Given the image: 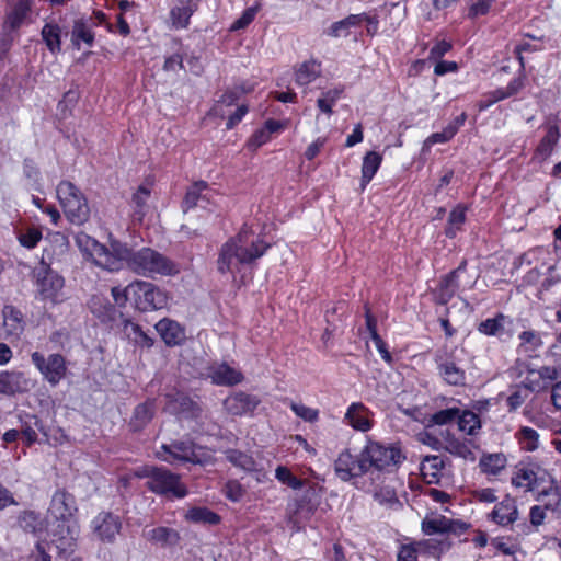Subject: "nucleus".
I'll return each mask as SVG.
<instances>
[{
  "label": "nucleus",
  "instance_id": "79ce46f5",
  "mask_svg": "<svg viewBox=\"0 0 561 561\" xmlns=\"http://www.w3.org/2000/svg\"><path fill=\"white\" fill-rule=\"evenodd\" d=\"M225 456L229 462L244 471H252L255 469V461L245 453L237 449H228L225 451Z\"/></svg>",
  "mask_w": 561,
  "mask_h": 561
},
{
  "label": "nucleus",
  "instance_id": "603ef678",
  "mask_svg": "<svg viewBox=\"0 0 561 561\" xmlns=\"http://www.w3.org/2000/svg\"><path fill=\"white\" fill-rule=\"evenodd\" d=\"M422 529L426 535L447 533L450 530V522L442 516L425 519L422 523Z\"/></svg>",
  "mask_w": 561,
  "mask_h": 561
},
{
  "label": "nucleus",
  "instance_id": "f03ea898",
  "mask_svg": "<svg viewBox=\"0 0 561 561\" xmlns=\"http://www.w3.org/2000/svg\"><path fill=\"white\" fill-rule=\"evenodd\" d=\"M270 244L262 239H250L249 231L242 229L236 237L228 239L220 248L217 268L221 274H237L244 265H251L263 256Z\"/></svg>",
  "mask_w": 561,
  "mask_h": 561
},
{
  "label": "nucleus",
  "instance_id": "f3484780",
  "mask_svg": "<svg viewBox=\"0 0 561 561\" xmlns=\"http://www.w3.org/2000/svg\"><path fill=\"white\" fill-rule=\"evenodd\" d=\"M2 317L5 339H20L25 328V321L22 312L13 306H4L2 309Z\"/></svg>",
  "mask_w": 561,
  "mask_h": 561
},
{
  "label": "nucleus",
  "instance_id": "4d7b16f0",
  "mask_svg": "<svg viewBox=\"0 0 561 561\" xmlns=\"http://www.w3.org/2000/svg\"><path fill=\"white\" fill-rule=\"evenodd\" d=\"M259 4L250 7L243 11L241 16L237 19L232 25V31L243 30L255 18L257 11H259Z\"/></svg>",
  "mask_w": 561,
  "mask_h": 561
},
{
  "label": "nucleus",
  "instance_id": "cd10ccee",
  "mask_svg": "<svg viewBox=\"0 0 561 561\" xmlns=\"http://www.w3.org/2000/svg\"><path fill=\"white\" fill-rule=\"evenodd\" d=\"M445 467V461L440 456L430 455L425 456L421 462V472L424 478L428 479V483H437L440 477V471Z\"/></svg>",
  "mask_w": 561,
  "mask_h": 561
},
{
  "label": "nucleus",
  "instance_id": "c03bdc74",
  "mask_svg": "<svg viewBox=\"0 0 561 561\" xmlns=\"http://www.w3.org/2000/svg\"><path fill=\"white\" fill-rule=\"evenodd\" d=\"M127 336L135 342V344L149 348L153 345V339L150 337L142 329L133 322H127L125 325Z\"/></svg>",
  "mask_w": 561,
  "mask_h": 561
},
{
  "label": "nucleus",
  "instance_id": "c756f323",
  "mask_svg": "<svg viewBox=\"0 0 561 561\" xmlns=\"http://www.w3.org/2000/svg\"><path fill=\"white\" fill-rule=\"evenodd\" d=\"M506 457L502 453L483 454L479 467L483 473L496 476L506 467Z\"/></svg>",
  "mask_w": 561,
  "mask_h": 561
},
{
  "label": "nucleus",
  "instance_id": "2eb2a0df",
  "mask_svg": "<svg viewBox=\"0 0 561 561\" xmlns=\"http://www.w3.org/2000/svg\"><path fill=\"white\" fill-rule=\"evenodd\" d=\"M207 376L217 386H234L243 380L242 373L227 363L211 365L208 367Z\"/></svg>",
  "mask_w": 561,
  "mask_h": 561
},
{
  "label": "nucleus",
  "instance_id": "69168bd1",
  "mask_svg": "<svg viewBox=\"0 0 561 561\" xmlns=\"http://www.w3.org/2000/svg\"><path fill=\"white\" fill-rule=\"evenodd\" d=\"M324 34L329 37L339 38L346 37L350 34L343 20L332 23L325 31Z\"/></svg>",
  "mask_w": 561,
  "mask_h": 561
},
{
  "label": "nucleus",
  "instance_id": "6e6552de",
  "mask_svg": "<svg viewBox=\"0 0 561 561\" xmlns=\"http://www.w3.org/2000/svg\"><path fill=\"white\" fill-rule=\"evenodd\" d=\"M31 359L50 386H57L66 377L68 368L62 355L55 353L45 357L42 353L34 352Z\"/></svg>",
  "mask_w": 561,
  "mask_h": 561
},
{
  "label": "nucleus",
  "instance_id": "774afa93",
  "mask_svg": "<svg viewBox=\"0 0 561 561\" xmlns=\"http://www.w3.org/2000/svg\"><path fill=\"white\" fill-rule=\"evenodd\" d=\"M270 139L271 135L268 134V130L262 127L252 135L249 140V147L252 149H257L259 147L266 144Z\"/></svg>",
  "mask_w": 561,
  "mask_h": 561
},
{
  "label": "nucleus",
  "instance_id": "a19ab883",
  "mask_svg": "<svg viewBox=\"0 0 561 561\" xmlns=\"http://www.w3.org/2000/svg\"><path fill=\"white\" fill-rule=\"evenodd\" d=\"M60 35L61 30L59 25L53 23H47L44 25L42 30V37L51 53L60 51Z\"/></svg>",
  "mask_w": 561,
  "mask_h": 561
},
{
  "label": "nucleus",
  "instance_id": "3c124183",
  "mask_svg": "<svg viewBox=\"0 0 561 561\" xmlns=\"http://www.w3.org/2000/svg\"><path fill=\"white\" fill-rule=\"evenodd\" d=\"M193 14V9L190 5H182L173 8L170 12L172 25L175 28H185L190 23V18Z\"/></svg>",
  "mask_w": 561,
  "mask_h": 561
},
{
  "label": "nucleus",
  "instance_id": "a211bd4d",
  "mask_svg": "<svg viewBox=\"0 0 561 561\" xmlns=\"http://www.w3.org/2000/svg\"><path fill=\"white\" fill-rule=\"evenodd\" d=\"M30 387L31 382L22 371L0 373V394L14 396L27 391Z\"/></svg>",
  "mask_w": 561,
  "mask_h": 561
},
{
  "label": "nucleus",
  "instance_id": "09e8293b",
  "mask_svg": "<svg viewBox=\"0 0 561 561\" xmlns=\"http://www.w3.org/2000/svg\"><path fill=\"white\" fill-rule=\"evenodd\" d=\"M512 483L519 488L525 486L528 490H534L537 486L536 472L530 468H520L512 478Z\"/></svg>",
  "mask_w": 561,
  "mask_h": 561
},
{
  "label": "nucleus",
  "instance_id": "7c9ffc66",
  "mask_svg": "<svg viewBox=\"0 0 561 561\" xmlns=\"http://www.w3.org/2000/svg\"><path fill=\"white\" fill-rule=\"evenodd\" d=\"M382 162V156L376 151L367 152L362 164V187L364 188L374 178Z\"/></svg>",
  "mask_w": 561,
  "mask_h": 561
},
{
  "label": "nucleus",
  "instance_id": "f704fd0d",
  "mask_svg": "<svg viewBox=\"0 0 561 561\" xmlns=\"http://www.w3.org/2000/svg\"><path fill=\"white\" fill-rule=\"evenodd\" d=\"M153 403L152 402H145L141 404H138L135 410L133 417L130 420V426L134 431H139L144 426H146L153 416Z\"/></svg>",
  "mask_w": 561,
  "mask_h": 561
},
{
  "label": "nucleus",
  "instance_id": "f8f14e48",
  "mask_svg": "<svg viewBox=\"0 0 561 561\" xmlns=\"http://www.w3.org/2000/svg\"><path fill=\"white\" fill-rule=\"evenodd\" d=\"M91 527L100 540L113 542L122 529V520L111 512H101L93 518Z\"/></svg>",
  "mask_w": 561,
  "mask_h": 561
},
{
  "label": "nucleus",
  "instance_id": "423d86ee",
  "mask_svg": "<svg viewBox=\"0 0 561 561\" xmlns=\"http://www.w3.org/2000/svg\"><path fill=\"white\" fill-rule=\"evenodd\" d=\"M36 297L46 304L57 305L64 299V285L65 280L51 267H35L34 268Z\"/></svg>",
  "mask_w": 561,
  "mask_h": 561
},
{
  "label": "nucleus",
  "instance_id": "5fc2aeb1",
  "mask_svg": "<svg viewBox=\"0 0 561 561\" xmlns=\"http://www.w3.org/2000/svg\"><path fill=\"white\" fill-rule=\"evenodd\" d=\"M529 392L524 387H520L519 385L512 388L510 396L506 399V403L508 407V410L511 412L516 411L518 408L523 405V403L527 400L529 397Z\"/></svg>",
  "mask_w": 561,
  "mask_h": 561
},
{
  "label": "nucleus",
  "instance_id": "37998d69",
  "mask_svg": "<svg viewBox=\"0 0 561 561\" xmlns=\"http://www.w3.org/2000/svg\"><path fill=\"white\" fill-rule=\"evenodd\" d=\"M459 411H460V408H458L456 405L448 407L446 409H442V410L433 413L430 416L428 421L431 424H434V425H439V426L448 425L454 422H457L458 416H459Z\"/></svg>",
  "mask_w": 561,
  "mask_h": 561
},
{
  "label": "nucleus",
  "instance_id": "4be33fe9",
  "mask_svg": "<svg viewBox=\"0 0 561 561\" xmlns=\"http://www.w3.org/2000/svg\"><path fill=\"white\" fill-rule=\"evenodd\" d=\"M345 420L357 431L366 432L371 427L368 419V410L360 402H354L348 407L345 413Z\"/></svg>",
  "mask_w": 561,
  "mask_h": 561
},
{
  "label": "nucleus",
  "instance_id": "864d4df0",
  "mask_svg": "<svg viewBox=\"0 0 561 561\" xmlns=\"http://www.w3.org/2000/svg\"><path fill=\"white\" fill-rule=\"evenodd\" d=\"M275 477L279 482H282L283 484H286L287 486L291 488L293 490L301 489L305 484L304 480L295 477L291 473V471L287 467H284V466H278L276 468Z\"/></svg>",
  "mask_w": 561,
  "mask_h": 561
},
{
  "label": "nucleus",
  "instance_id": "473e14b6",
  "mask_svg": "<svg viewBox=\"0 0 561 561\" xmlns=\"http://www.w3.org/2000/svg\"><path fill=\"white\" fill-rule=\"evenodd\" d=\"M466 263L463 262L458 266V268L454 270L449 274H447L444 279L440 282V294L439 299L440 304H447L448 300L454 296L456 289L458 288L457 276L459 272L465 268Z\"/></svg>",
  "mask_w": 561,
  "mask_h": 561
},
{
  "label": "nucleus",
  "instance_id": "c85d7f7f",
  "mask_svg": "<svg viewBox=\"0 0 561 561\" xmlns=\"http://www.w3.org/2000/svg\"><path fill=\"white\" fill-rule=\"evenodd\" d=\"M457 425L460 432L469 436H476L481 430V420L474 412L460 409Z\"/></svg>",
  "mask_w": 561,
  "mask_h": 561
},
{
  "label": "nucleus",
  "instance_id": "a878e982",
  "mask_svg": "<svg viewBox=\"0 0 561 561\" xmlns=\"http://www.w3.org/2000/svg\"><path fill=\"white\" fill-rule=\"evenodd\" d=\"M439 376L450 386H463L466 373L451 360H445L438 365Z\"/></svg>",
  "mask_w": 561,
  "mask_h": 561
},
{
  "label": "nucleus",
  "instance_id": "9b49d317",
  "mask_svg": "<svg viewBox=\"0 0 561 561\" xmlns=\"http://www.w3.org/2000/svg\"><path fill=\"white\" fill-rule=\"evenodd\" d=\"M336 476L342 481L362 477L368 472V465L364 460L363 453L359 456L352 455L348 450L342 451L334 463Z\"/></svg>",
  "mask_w": 561,
  "mask_h": 561
},
{
  "label": "nucleus",
  "instance_id": "0eeeda50",
  "mask_svg": "<svg viewBox=\"0 0 561 561\" xmlns=\"http://www.w3.org/2000/svg\"><path fill=\"white\" fill-rule=\"evenodd\" d=\"M148 478L147 486L157 494L173 495L182 499L186 495L185 486L180 482V477L164 468H146L142 473Z\"/></svg>",
  "mask_w": 561,
  "mask_h": 561
},
{
  "label": "nucleus",
  "instance_id": "e2e57ef3",
  "mask_svg": "<svg viewBox=\"0 0 561 561\" xmlns=\"http://www.w3.org/2000/svg\"><path fill=\"white\" fill-rule=\"evenodd\" d=\"M417 440L423 445L428 446L433 450L439 451L443 449V440L428 431H422L417 434Z\"/></svg>",
  "mask_w": 561,
  "mask_h": 561
},
{
  "label": "nucleus",
  "instance_id": "e433bc0d",
  "mask_svg": "<svg viewBox=\"0 0 561 561\" xmlns=\"http://www.w3.org/2000/svg\"><path fill=\"white\" fill-rule=\"evenodd\" d=\"M185 519L196 524L216 525L220 517L207 507H192L185 513Z\"/></svg>",
  "mask_w": 561,
  "mask_h": 561
},
{
  "label": "nucleus",
  "instance_id": "a18cd8bd",
  "mask_svg": "<svg viewBox=\"0 0 561 561\" xmlns=\"http://www.w3.org/2000/svg\"><path fill=\"white\" fill-rule=\"evenodd\" d=\"M465 220L466 208L461 206H457L456 208H454L448 216V224L445 229L446 236L448 238H455Z\"/></svg>",
  "mask_w": 561,
  "mask_h": 561
},
{
  "label": "nucleus",
  "instance_id": "72a5a7b5",
  "mask_svg": "<svg viewBox=\"0 0 561 561\" xmlns=\"http://www.w3.org/2000/svg\"><path fill=\"white\" fill-rule=\"evenodd\" d=\"M321 73L320 64L314 60L302 62L296 71V82L307 85L314 81Z\"/></svg>",
  "mask_w": 561,
  "mask_h": 561
},
{
  "label": "nucleus",
  "instance_id": "13d9d810",
  "mask_svg": "<svg viewBox=\"0 0 561 561\" xmlns=\"http://www.w3.org/2000/svg\"><path fill=\"white\" fill-rule=\"evenodd\" d=\"M42 239V232L36 228L27 229L25 232L19 236L20 243L27 248L33 249Z\"/></svg>",
  "mask_w": 561,
  "mask_h": 561
},
{
  "label": "nucleus",
  "instance_id": "ea45409f",
  "mask_svg": "<svg viewBox=\"0 0 561 561\" xmlns=\"http://www.w3.org/2000/svg\"><path fill=\"white\" fill-rule=\"evenodd\" d=\"M31 11V0H18L8 14L7 23L11 28H18Z\"/></svg>",
  "mask_w": 561,
  "mask_h": 561
},
{
  "label": "nucleus",
  "instance_id": "6e6d98bb",
  "mask_svg": "<svg viewBox=\"0 0 561 561\" xmlns=\"http://www.w3.org/2000/svg\"><path fill=\"white\" fill-rule=\"evenodd\" d=\"M290 409L298 417L302 419L306 422H314L319 417L318 410L309 408L302 403L291 402Z\"/></svg>",
  "mask_w": 561,
  "mask_h": 561
},
{
  "label": "nucleus",
  "instance_id": "b1692460",
  "mask_svg": "<svg viewBox=\"0 0 561 561\" xmlns=\"http://www.w3.org/2000/svg\"><path fill=\"white\" fill-rule=\"evenodd\" d=\"M150 195L151 191L146 185H140L133 194L129 205L133 210L131 216L135 220L141 221L144 216L147 214Z\"/></svg>",
  "mask_w": 561,
  "mask_h": 561
},
{
  "label": "nucleus",
  "instance_id": "20e7f679",
  "mask_svg": "<svg viewBox=\"0 0 561 561\" xmlns=\"http://www.w3.org/2000/svg\"><path fill=\"white\" fill-rule=\"evenodd\" d=\"M126 294L130 297V302L140 311H151L165 307L168 302L167 294L157 285L135 280L126 286Z\"/></svg>",
  "mask_w": 561,
  "mask_h": 561
},
{
  "label": "nucleus",
  "instance_id": "ddd939ff",
  "mask_svg": "<svg viewBox=\"0 0 561 561\" xmlns=\"http://www.w3.org/2000/svg\"><path fill=\"white\" fill-rule=\"evenodd\" d=\"M261 403V400L254 396L243 391L234 392L224 400L225 411L233 416L251 414Z\"/></svg>",
  "mask_w": 561,
  "mask_h": 561
},
{
  "label": "nucleus",
  "instance_id": "8fccbe9b",
  "mask_svg": "<svg viewBox=\"0 0 561 561\" xmlns=\"http://www.w3.org/2000/svg\"><path fill=\"white\" fill-rule=\"evenodd\" d=\"M342 92L343 89L341 88H334L323 92L317 101L319 110L325 114H332V107L340 99Z\"/></svg>",
  "mask_w": 561,
  "mask_h": 561
},
{
  "label": "nucleus",
  "instance_id": "2f4dec72",
  "mask_svg": "<svg viewBox=\"0 0 561 561\" xmlns=\"http://www.w3.org/2000/svg\"><path fill=\"white\" fill-rule=\"evenodd\" d=\"M516 367H524L526 377L519 385L520 387H524L528 390V392H539L540 390L545 389L547 386L541 383V380L539 379V376L536 373V369L531 367L529 363L523 359H517Z\"/></svg>",
  "mask_w": 561,
  "mask_h": 561
},
{
  "label": "nucleus",
  "instance_id": "680f3d73",
  "mask_svg": "<svg viewBox=\"0 0 561 561\" xmlns=\"http://www.w3.org/2000/svg\"><path fill=\"white\" fill-rule=\"evenodd\" d=\"M495 0H477L468 9V18L477 19L478 16L485 15L489 13L491 4Z\"/></svg>",
  "mask_w": 561,
  "mask_h": 561
},
{
  "label": "nucleus",
  "instance_id": "393cba45",
  "mask_svg": "<svg viewBox=\"0 0 561 561\" xmlns=\"http://www.w3.org/2000/svg\"><path fill=\"white\" fill-rule=\"evenodd\" d=\"M210 188L208 184L204 181H198L193 183L185 194L183 201V209L184 211L188 210L198 205L201 201H209Z\"/></svg>",
  "mask_w": 561,
  "mask_h": 561
},
{
  "label": "nucleus",
  "instance_id": "bb28decb",
  "mask_svg": "<svg viewBox=\"0 0 561 561\" xmlns=\"http://www.w3.org/2000/svg\"><path fill=\"white\" fill-rule=\"evenodd\" d=\"M142 536L157 545H173L179 539V534L176 530L169 527H156V528H145Z\"/></svg>",
  "mask_w": 561,
  "mask_h": 561
},
{
  "label": "nucleus",
  "instance_id": "5701e85b",
  "mask_svg": "<svg viewBox=\"0 0 561 561\" xmlns=\"http://www.w3.org/2000/svg\"><path fill=\"white\" fill-rule=\"evenodd\" d=\"M443 449L453 456L465 460L474 461L476 455L465 440L459 439L455 435L447 432L443 442Z\"/></svg>",
  "mask_w": 561,
  "mask_h": 561
},
{
  "label": "nucleus",
  "instance_id": "49530a36",
  "mask_svg": "<svg viewBox=\"0 0 561 561\" xmlns=\"http://www.w3.org/2000/svg\"><path fill=\"white\" fill-rule=\"evenodd\" d=\"M504 320H505V316L502 313H499L495 318H489V319L482 321L479 324L478 330L480 333H483L485 335L497 336L504 330V325H503Z\"/></svg>",
  "mask_w": 561,
  "mask_h": 561
},
{
  "label": "nucleus",
  "instance_id": "58836bf2",
  "mask_svg": "<svg viewBox=\"0 0 561 561\" xmlns=\"http://www.w3.org/2000/svg\"><path fill=\"white\" fill-rule=\"evenodd\" d=\"M536 500L542 502L546 510L556 512L561 503V494L558 486L551 481L547 489L538 493Z\"/></svg>",
  "mask_w": 561,
  "mask_h": 561
},
{
  "label": "nucleus",
  "instance_id": "de8ad7c7",
  "mask_svg": "<svg viewBox=\"0 0 561 561\" xmlns=\"http://www.w3.org/2000/svg\"><path fill=\"white\" fill-rule=\"evenodd\" d=\"M71 41L75 46L79 48L80 42L85 43L88 46H92L94 41V34L83 22H76L72 30Z\"/></svg>",
  "mask_w": 561,
  "mask_h": 561
},
{
  "label": "nucleus",
  "instance_id": "6ab92c4d",
  "mask_svg": "<svg viewBox=\"0 0 561 561\" xmlns=\"http://www.w3.org/2000/svg\"><path fill=\"white\" fill-rule=\"evenodd\" d=\"M490 518L502 527H507L518 518V508L513 497L506 496L490 513Z\"/></svg>",
  "mask_w": 561,
  "mask_h": 561
},
{
  "label": "nucleus",
  "instance_id": "f257e3e1",
  "mask_svg": "<svg viewBox=\"0 0 561 561\" xmlns=\"http://www.w3.org/2000/svg\"><path fill=\"white\" fill-rule=\"evenodd\" d=\"M75 239L87 260L110 272L121 270L124 262L135 274L149 278L173 276L180 272L175 262L151 248L130 251L119 242L107 248L84 232L77 233Z\"/></svg>",
  "mask_w": 561,
  "mask_h": 561
},
{
  "label": "nucleus",
  "instance_id": "412c9836",
  "mask_svg": "<svg viewBox=\"0 0 561 561\" xmlns=\"http://www.w3.org/2000/svg\"><path fill=\"white\" fill-rule=\"evenodd\" d=\"M518 353L528 357H537L538 351L543 346L542 333L535 330H526L518 335Z\"/></svg>",
  "mask_w": 561,
  "mask_h": 561
},
{
  "label": "nucleus",
  "instance_id": "052dcab7",
  "mask_svg": "<svg viewBox=\"0 0 561 561\" xmlns=\"http://www.w3.org/2000/svg\"><path fill=\"white\" fill-rule=\"evenodd\" d=\"M455 136V129L451 127H445L443 131L434 133L426 138L424 141L425 147H431L435 144H445Z\"/></svg>",
  "mask_w": 561,
  "mask_h": 561
},
{
  "label": "nucleus",
  "instance_id": "338daca9",
  "mask_svg": "<svg viewBox=\"0 0 561 561\" xmlns=\"http://www.w3.org/2000/svg\"><path fill=\"white\" fill-rule=\"evenodd\" d=\"M225 494L229 500H231L233 502H238L242 499V496L244 494V490L239 482L229 481L225 485Z\"/></svg>",
  "mask_w": 561,
  "mask_h": 561
},
{
  "label": "nucleus",
  "instance_id": "bf43d9fd",
  "mask_svg": "<svg viewBox=\"0 0 561 561\" xmlns=\"http://www.w3.org/2000/svg\"><path fill=\"white\" fill-rule=\"evenodd\" d=\"M90 308L103 321L113 318L114 308L107 301H91Z\"/></svg>",
  "mask_w": 561,
  "mask_h": 561
},
{
  "label": "nucleus",
  "instance_id": "0e129e2a",
  "mask_svg": "<svg viewBox=\"0 0 561 561\" xmlns=\"http://www.w3.org/2000/svg\"><path fill=\"white\" fill-rule=\"evenodd\" d=\"M541 383L545 381H554L561 376V367L554 366H542L536 369Z\"/></svg>",
  "mask_w": 561,
  "mask_h": 561
},
{
  "label": "nucleus",
  "instance_id": "1a4fd4ad",
  "mask_svg": "<svg viewBox=\"0 0 561 561\" xmlns=\"http://www.w3.org/2000/svg\"><path fill=\"white\" fill-rule=\"evenodd\" d=\"M319 504L318 490L314 486H309L300 500L295 501L287 506L288 520L296 528H300V524L309 519L314 513Z\"/></svg>",
  "mask_w": 561,
  "mask_h": 561
},
{
  "label": "nucleus",
  "instance_id": "4c0bfd02",
  "mask_svg": "<svg viewBox=\"0 0 561 561\" xmlns=\"http://www.w3.org/2000/svg\"><path fill=\"white\" fill-rule=\"evenodd\" d=\"M515 437L522 449L526 451H535L539 447V433L529 426L520 427L516 432Z\"/></svg>",
  "mask_w": 561,
  "mask_h": 561
},
{
  "label": "nucleus",
  "instance_id": "9d476101",
  "mask_svg": "<svg viewBox=\"0 0 561 561\" xmlns=\"http://www.w3.org/2000/svg\"><path fill=\"white\" fill-rule=\"evenodd\" d=\"M157 456L169 463L178 461L183 462H201V458L196 446L188 440L174 442L170 445H162Z\"/></svg>",
  "mask_w": 561,
  "mask_h": 561
},
{
  "label": "nucleus",
  "instance_id": "dca6fc26",
  "mask_svg": "<svg viewBox=\"0 0 561 561\" xmlns=\"http://www.w3.org/2000/svg\"><path fill=\"white\" fill-rule=\"evenodd\" d=\"M68 245V238L64 233H54L49 238L48 245L43 250L41 262L37 267H51V264L56 260H60V257L67 252Z\"/></svg>",
  "mask_w": 561,
  "mask_h": 561
},
{
  "label": "nucleus",
  "instance_id": "aec40b11",
  "mask_svg": "<svg viewBox=\"0 0 561 561\" xmlns=\"http://www.w3.org/2000/svg\"><path fill=\"white\" fill-rule=\"evenodd\" d=\"M156 330L168 346L180 345L185 341V330L174 320L164 318L157 322Z\"/></svg>",
  "mask_w": 561,
  "mask_h": 561
},
{
  "label": "nucleus",
  "instance_id": "39448f33",
  "mask_svg": "<svg viewBox=\"0 0 561 561\" xmlns=\"http://www.w3.org/2000/svg\"><path fill=\"white\" fill-rule=\"evenodd\" d=\"M362 453L371 476L375 471H391L404 459L400 448L377 442H369Z\"/></svg>",
  "mask_w": 561,
  "mask_h": 561
},
{
  "label": "nucleus",
  "instance_id": "c9c22d12",
  "mask_svg": "<svg viewBox=\"0 0 561 561\" xmlns=\"http://www.w3.org/2000/svg\"><path fill=\"white\" fill-rule=\"evenodd\" d=\"M560 130L558 125H549L545 137L541 139L540 144L537 147V153L543 159L549 157L554 146L558 144Z\"/></svg>",
  "mask_w": 561,
  "mask_h": 561
},
{
  "label": "nucleus",
  "instance_id": "4468645a",
  "mask_svg": "<svg viewBox=\"0 0 561 561\" xmlns=\"http://www.w3.org/2000/svg\"><path fill=\"white\" fill-rule=\"evenodd\" d=\"M165 409L173 414H179L185 417H198L201 409L195 401L182 391H174L167 396Z\"/></svg>",
  "mask_w": 561,
  "mask_h": 561
},
{
  "label": "nucleus",
  "instance_id": "7ed1b4c3",
  "mask_svg": "<svg viewBox=\"0 0 561 561\" xmlns=\"http://www.w3.org/2000/svg\"><path fill=\"white\" fill-rule=\"evenodd\" d=\"M57 198L64 209L67 219L81 226L90 218V207L85 196L71 182L61 181L56 188Z\"/></svg>",
  "mask_w": 561,
  "mask_h": 561
}]
</instances>
